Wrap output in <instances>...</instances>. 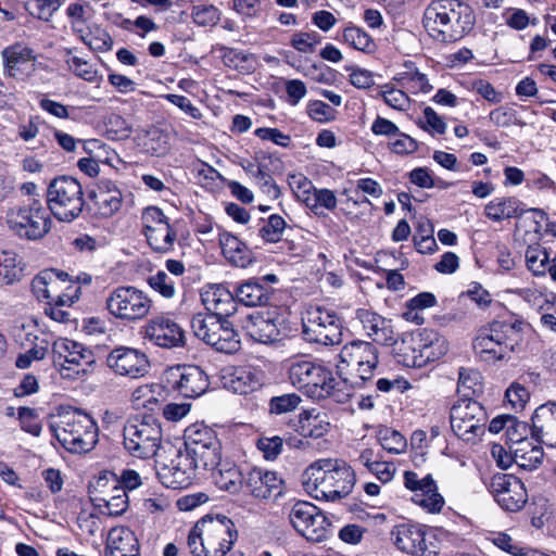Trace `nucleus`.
I'll return each mask as SVG.
<instances>
[{"label": "nucleus", "instance_id": "f257e3e1", "mask_svg": "<svg viewBox=\"0 0 556 556\" xmlns=\"http://www.w3.org/2000/svg\"><path fill=\"white\" fill-rule=\"evenodd\" d=\"M355 483L354 469L338 458L318 459L302 473L304 490L316 500L340 501L353 491Z\"/></svg>", "mask_w": 556, "mask_h": 556}, {"label": "nucleus", "instance_id": "f03ea898", "mask_svg": "<svg viewBox=\"0 0 556 556\" xmlns=\"http://www.w3.org/2000/svg\"><path fill=\"white\" fill-rule=\"evenodd\" d=\"M523 328L520 320L493 321L478 331L472 342L473 351L489 364L508 362L522 350Z\"/></svg>", "mask_w": 556, "mask_h": 556}, {"label": "nucleus", "instance_id": "7ed1b4c3", "mask_svg": "<svg viewBox=\"0 0 556 556\" xmlns=\"http://www.w3.org/2000/svg\"><path fill=\"white\" fill-rule=\"evenodd\" d=\"M290 383L313 400L332 399L337 403H346L351 396L350 388L339 381L331 369L311 361L293 362L288 369Z\"/></svg>", "mask_w": 556, "mask_h": 556}, {"label": "nucleus", "instance_id": "20e7f679", "mask_svg": "<svg viewBox=\"0 0 556 556\" xmlns=\"http://www.w3.org/2000/svg\"><path fill=\"white\" fill-rule=\"evenodd\" d=\"M475 24L472 10L458 0L432 1L424 13V26L439 42H454L470 31Z\"/></svg>", "mask_w": 556, "mask_h": 556}, {"label": "nucleus", "instance_id": "39448f33", "mask_svg": "<svg viewBox=\"0 0 556 556\" xmlns=\"http://www.w3.org/2000/svg\"><path fill=\"white\" fill-rule=\"evenodd\" d=\"M237 539L232 520L226 516H204L195 522L187 536L193 556H225Z\"/></svg>", "mask_w": 556, "mask_h": 556}, {"label": "nucleus", "instance_id": "423d86ee", "mask_svg": "<svg viewBox=\"0 0 556 556\" xmlns=\"http://www.w3.org/2000/svg\"><path fill=\"white\" fill-rule=\"evenodd\" d=\"M52 430L62 446L71 453L89 452L98 441L96 421L79 410L63 414Z\"/></svg>", "mask_w": 556, "mask_h": 556}, {"label": "nucleus", "instance_id": "0eeeda50", "mask_svg": "<svg viewBox=\"0 0 556 556\" xmlns=\"http://www.w3.org/2000/svg\"><path fill=\"white\" fill-rule=\"evenodd\" d=\"M5 223L17 237L30 241L45 238L52 227L50 211L36 199L28 204L10 207L5 214Z\"/></svg>", "mask_w": 556, "mask_h": 556}, {"label": "nucleus", "instance_id": "6e6552de", "mask_svg": "<svg viewBox=\"0 0 556 556\" xmlns=\"http://www.w3.org/2000/svg\"><path fill=\"white\" fill-rule=\"evenodd\" d=\"M48 210L61 222H72L83 212L84 192L79 181L70 176L54 178L47 190Z\"/></svg>", "mask_w": 556, "mask_h": 556}, {"label": "nucleus", "instance_id": "1a4fd4ad", "mask_svg": "<svg viewBox=\"0 0 556 556\" xmlns=\"http://www.w3.org/2000/svg\"><path fill=\"white\" fill-rule=\"evenodd\" d=\"M338 357L337 371L340 376H346L343 380L345 383L349 378L363 382L371 379L379 363L377 348L363 340L344 344Z\"/></svg>", "mask_w": 556, "mask_h": 556}, {"label": "nucleus", "instance_id": "9d476101", "mask_svg": "<svg viewBox=\"0 0 556 556\" xmlns=\"http://www.w3.org/2000/svg\"><path fill=\"white\" fill-rule=\"evenodd\" d=\"M488 421L486 409L472 399H460L451 407V428L466 443L479 442L486 431Z\"/></svg>", "mask_w": 556, "mask_h": 556}, {"label": "nucleus", "instance_id": "9b49d317", "mask_svg": "<svg viewBox=\"0 0 556 556\" xmlns=\"http://www.w3.org/2000/svg\"><path fill=\"white\" fill-rule=\"evenodd\" d=\"M162 428L160 422L151 417L131 418L124 426L123 444L134 457L150 458L161 445Z\"/></svg>", "mask_w": 556, "mask_h": 556}, {"label": "nucleus", "instance_id": "f8f14e48", "mask_svg": "<svg viewBox=\"0 0 556 556\" xmlns=\"http://www.w3.org/2000/svg\"><path fill=\"white\" fill-rule=\"evenodd\" d=\"M186 454L198 469H214L219 463L220 442L216 432L203 424H194L185 430Z\"/></svg>", "mask_w": 556, "mask_h": 556}, {"label": "nucleus", "instance_id": "ddd939ff", "mask_svg": "<svg viewBox=\"0 0 556 556\" xmlns=\"http://www.w3.org/2000/svg\"><path fill=\"white\" fill-rule=\"evenodd\" d=\"M109 313L126 323L144 319L153 306L152 299L142 290L132 286H122L110 292L105 300Z\"/></svg>", "mask_w": 556, "mask_h": 556}, {"label": "nucleus", "instance_id": "4468645a", "mask_svg": "<svg viewBox=\"0 0 556 556\" xmlns=\"http://www.w3.org/2000/svg\"><path fill=\"white\" fill-rule=\"evenodd\" d=\"M302 333L309 343L338 345L342 342V323L332 311L311 307L303 318Z\"/></svg>", "mask_w": 556, "mask_h": 556}, {"label": "nucleus", "instance_id": "2eb2a0df", "mask_svg": "<svg viewBox=\"0 0 556 556\" xmlns=\"http://www.w3.org/2000/svg\"><path fill=\"white\" fill-rule=\"evenodd\" d=\"M53 363L64 378L75 379L94 363L92 351L84 344L60 338L52 345Z\"/></svg>", "mask_w": 556, "mask_h": 556}, {"label": "nucleus", "instance_id": "dca6fc26", "mask_svg": "<svg viewBox=\"0 0 556 556\" xmlns=\"http://www.w3.org/2000/svg\"><path fill=\"white\" fill-rule=\"evenodd\" d=\"M289 520L292 527L311 542H323L330 533L331 522L309 502H296L290 509Z\"/></svg>", "mask_w": 556, "mask_h": 556}, {"label": "nucleus", "instance_id": "f3484780", "mask_svg": "<svg viewBox=\"0 0 556 556\" xmlns=\"http://www.w3.org/2000/svg\"><path fill=\"white\" fill-rule=\"evenodd\" d=\"M142 233L149 247L161 254L174 250L177 232L168 223V218L156 206H148L141 214Z\"/></svg>", "mask_w": 556, "mask_h": 556}, {"label": "nucleus", "instance_id": "a211bd4d", "mask_svg": "<svg viewBox=\"0 0 556 556\" xmlns=\"http://www.w3.org/2000/svg\"><path fill=\"white\" fill-rule=\"evenodd\" d=\"M242 326L251 339L264 344L280 340L287 329L283 314L277 306L248 315Z\"/></svg>", "mask_w": 556, "mask_h": 556}, {"label": "nucleus", "instance_id": "6ab92c4d", "mask_svg": "<svg viewBox=\"0 0 556 556\" xmlns=\"http://www.w3.org/2000/svg\"><path fill=\"white\" fill-rule=\"evenodd\" d=\"M93 501L103 514L121 516L128 508V496L118 478L110 472L101 476L92 484Z\"/></svg>", "mask_w": 556, "mask_h": 556}, {"label": "nucleus", "instance_id": "aec40b11", "mask_svg": "<svg viewBox=\"0 0 556 556\" xmlns=\"http://www.w3.org/2000/svg\"><path fill=\"white\" fill-rule=\"evenodd\" d=\"M66 273L56 270H45L31 280V291L39 301H47L48 304H73L78 299L79 287L74 288V293H64V283L67 280Z\"/></svg>", "mask_w": 556, "mask_h": 556}, {"label": "nucleus", "instance_id": "412c9836", "mask_svg": "<svg viewBox=\"0 0 556 556\" xmlns=\"http://www.w3.org/2000/svg\"><path fill=\"white\" fill-rule=\"evenodd\" d=\"M198 467L190 457L176 451L169 462H156V475L163 485L170 489H184L191 484Z\"/></svg>", "mask_w": 556, "mask_h": 556}, {"label": "nucleus", "instance_id": "4be33fe9", "mask_svg": "<svg viewBox=\"0 0 556 556\" xmlns=\"http://www.w3.org/2000/svg\"><path fill=\"white\" fill-rule=\"evenodd\" d=\"M167 384L184 397L194 399L208 388V378L198 366H177L166 371Z\"/></svg>", "mask_w": 556, "mask_h": 556}, {"label": "nucleus", "instance_id": "5701e85b", "mask_svg": "<svg viewBox=\"0 0 556 556\" xmlns=\"http://www.w3.org/2000/svg\"><path fill=\"white\" fill-rule=\"evenodd\" d=\"M144 340L163 349H174L185 345V332L172 318L156 316L150 319L141 329Z\"/></svg>", "mask_w": 556, "mask_h": 556}, {"label": "nucleus", "instance_id": "b1692460", "mask_svg": "<svg viewBox=\"0 0 556 556\" xmlns=\"http://www.w3.org/2000/svg\"><path fill=\"white\" fill-rule=\"evenodd\" d=\"M490 491L497 504L508 511H517L527 503L528 494L520 479L511 475H495Z\"/></svg>", "mask_w": 556, "mask_h": 556}, {"label": "nucleus", "instance_id": "393cba45", "mask_svg": "<svg viewBox=\"0 0 556 556\" xmlns=\"http://www.w3.org/2000/svg\"><path fill=\"white\" fill-rule=\"evenodd\" d=\"M106 365L116 375L137 379L148 374L150 363L147 355L132 348L118 346L106 357Z\"/></svg>", "mask_w": 556, "mask_h": 556}, {"label": "nucleus", "instance_id": "a878e982", "mask_svg": "<svg viewBox=\"0 0 556 556\" xmlns=\"http://www.w3.org/2000/svg\"><path fill=\"white\" fill-rule=\"evenodd\" d=\"M392 540L399 549L415 556L435 554L434 545L429 541L427 532L419 526L399 525L391 532Z\"/></svg>", "mask_w": 556, "mask_h": 556}, {"label": "nucleus", "instance_id": "bb28decb", "mask_svg": "<svg viewBox=\"0 0 556 556\" xmlns=\"http://www.w3.org/2000/svg\"><path fill=\"white\" fill-rule=\"evenodd\" d=\"M1 56L4 72L10 77L20 78L34 71L36 55L34 50L24 43L16 42L4 48Z\"/></svg>", "mask_w": 556, "mask_h": 556}, {"label": "nucleus", "instance_id": "cd10ccee", "mask_svg": "<svg viewBox=\"0 0 556 556\" xmlns=\"http://www.w3.org/2000/svg\"><path fill=\"white\" fill-rule=\"evenodd\" d=\"M356 319L361 323L366 336L372 341L384 345H392L396 342L392 323L383 316L367 308H358Z\"/></svg>", "mask_w": 556, "mask_h": 556}, {"label": "nucleus", "instance_id": "c85d7f7f", "mask_svg": "<svg viewBox=\"0 0 556 556\" xmlns=\"http://www.w3.org/2000/svg\"><path fill=\"white\" fill-rule=\"evenodd\" d=\"M281 483L275 471L255 467L245 475L243 486L255 498L266 500L275 492L280 493Z\"/></svg>", "mask_w": 556, "mask_h": 556}, {"label": "nucleus", "instance_id": "c756f323", "mask_svg": "<svg viewBox=\"0 0 556 556\" xmlns=\"http://www.w3.org/2000/svg\"><path fill=\"white\" fill-rule=\"evenodd\" d=\"M531 433L538 442L556 447V404H544L534 410Z\"/></svg>", "mask_w": 556, "mask_h": 556}, {"label": "nucleus", "instance_id": "7c9ffc66", "mask_svg": "<svg viewBox=\"0 0 556 556\" xmlns=\"http://www.w3.org/2000/svg\"><path fill=\"white\" fill-rule=\"evenodd\" d=\"M201 296L208 314L224 318L236 312V294L233 295L224 286H212Z\"/></svg>", "mask_w": 556, "mask_h": 556}, {"label": "nucleus", "instance_id": "2f4dec72", "mask_svg": "<svg viewBox=\"0 0 556 556\" xmlns=\"http://www.w3.org/2000/svg\"><path fill=\"white\" fill-rule=\"evenodd\" d=\"M98 214L102 217L114 215L123 204L122 191L111 181H102L92 194Z\"/></svg>", "mask_w": 556, "mask_h": 556}, {"label": "nucleus", "instance_id": "473e14b6", "mask_svg": "<svg viewBox=\"0 0 556 556\" xmlns=\"http://www.w3.org/2000/svg\"><path fill=\"white\" fill-rule=\"evenodd\" d=\"M223 255L233 266L247 268L254 261L252 251L238 237L225 232L219 237Z\"/></svg>", "mask_w": 556, "mask_h": 556}, {"label": "nucleus", "instance_id": "72a5a7b5", "mask_svg": "<svg viewBox=\"0 0 556 556\" xmlns=\"http://www.w3.org/2000/svg\"><path fill=\"white\" fill-rule=\"evenodd\" d=\"M525 212L522 203L514 197H496L484 206V215L496 223L521 217Z\"/></svg>", "mask_w": 556, "mask_h": 556}, {"label": "nucleus", "instance_id": "f704fd0d", "mask_svg": "<svg viewBox=\"0 0 556 556\" xmlns=\"http://www.w3.org/2000/svg\"><path fill=\"white\" fill-rule=\"evenodd\" d=\"M331 428L327 413L315 409L304 410L299 415L298 432L304 438L320 439Z\"/></svg>", "mask_w": 556, "mask_h": 556}, {"label": "nucleus", "instance_id": "c9c22d12", "mask_svg": "<svg viewBox=\"0 0 556 556\" xmlns=\"http://www.w3.org/2000/svg\"><path fill=\"white\" fill-rule=\"evenodd\" d=\"M105 553H140L139 540L128 527L112 528L106 536Z\"/></svg>", "mask_w": 556, "mask_h": 556}, {"label": "nucleus", "instance_id": "e433bc0d", "mask_svg": "<svg viewBox=\"0 0 556 556\" xmlns=\"http://www.w3.org/2000/svg\"><path fill=\"white\" fill-rule=\"evenodd\" d=\"M213 470H215L213 473L214 482L220 490L237 493L244 484V478L241 471L237 465L230 460H223L220 458Z\"/></svg>", "mask_w": 556, "mask_h": 556}, {"label": "nucleus", "instance_id": "4c0bfd02", "mask_svg": "<svg viewBox=\"0 0 556 556\" xmlns=\"http://www.w3.org/2000/svg\"><path fill=\"white\" fill-rule=\"evenodd\" d=\"M236 299L245 306L265 305L271 296V289L261 280L249 279L236 288Z\"/></svg>", "mask_w": 556, "mask_h": 556}, {"label": "nucleus", "instance_id": "58836bf2", "mask_svg": "<svg viewBox=\"0 0 556 556\" xmlns=\"http://www.w3.org/2000/svg\"><path fill=\"white\" fill-rule=\"evenodd\" d=\"M165 389L162 384L151 383L137 387L131 394V403L136 409L154 412L165 400Z\"/></svg>", "mask_w": 556, "mask_h": 556}, {"label": "nucleus", "instance_id": "ea45409f", "mask_svg": "<svg viewBox=\"0 0 556 556\" xmlns=\"http://www.w3.org/2000/svg\"><path fill=\"white\" fill-rule=\"evenodd\" d=\"M219 330L216 331L208 345L217 352L232 354L240 349V339L232 324L225 318H220Z\"/></svg>", "mask_w": 556, "mask_h": 556}, {"label": "nucleus", "instance_id": "a19ab883", "mask_svg": "<svg viewBox=\"0 0 556 556\" xmlns=\"http://www.w3.org/2000/svg\"><path fill=\"white\" fill-rule=\"evenodd\" d=\"M518 446L515 450L516 464L527 470L535 469L543 459L544 453L541 446L531 445L527 440L518 438Z\"/></svg>", "mask_w": 556, "mask_h": 556}, {"label": "nucleus", "instance_id": "79ce46f5", "mask_svg": "<svg viewBox=\"0 0 556 556\" xmlns=\"http://www.w3.org/2000/svg\"><path fill=\"white\" fill-rule=\"evenodd\" d=\"M225 379V387L238 394H248L258 386L257 379L244 368H235Z\"/></svg>", "mask_w": 556, "mask_h": 556}, {"label": "nucleus", "instance_id": "37998d69", "mask_svg": "<svg viewBox=\"0 0 556 556\" xmlns=\"http://www.w3.org/2000/svg\"><path fill=\"white\" fill-rule=\"evenodd\" d=\"M23 277L22 262L13 251L1 252L0 280L11 286L18 282Z\"/></svg>", "mask_w": 556, "mask_h": 556}, {"label": "nucleus", "instance_id": "c03bdc74", "mask_svg": "<svg viewBox=\"0 0 556 556\" xmlns=\"http://www.w3.org/2000/svg\"><path fill=\"white\" fill-rule=\"evenodd\" d=\"M220 318L212 314L199 313L191 319V329L197 338L210 344L216 331L219 330Z\"/></svg>", "mask_w": 556, "mask_h": 556}, {"label": "nucleus", "instance_id": "a18cd8bd", "mask_svg": "<svg viewBox=\"0 0 556 556\" xmlns=\"http://www.w3.org/2000/svg\"><path fill=\"white\" fill-rule=\"evenodd\" d=\"M457 391L463 395L462 399H470L471 395H478L483 392L481 374L472 368H460L458 374Z\"/></svg>", "mask_w": 556, "mask_h": 556}, {"label": "nucleus", "instance_id": "49530a36", "mask_svg": "<svg viewBox=\"0 0 556 556\" xmlns=\"http://www.w3.org/2000/svg\"><path fill=\"white\" fill-rule=\"evenodd\" d=\"M342 39L355 50L371 53L376 49L372 38L362 28L349 26L343 29Z\"/></svg>", "mask_w": 556, "mask_h": 556}, {"label": "nucleus", "instance_id": "de8ad7c7", "mask_svg": "<svg viewBox=\"0 0 556 556\" xmlns=\"http://www.w3.org/2000/svg\"><path fill=\"white\" fill-rule=\"evenodd\" d=\"M378 441L384 451L395 455L404 453L407 447L404 435L388 427L378 431Z\"/></svg>", "mask_w": 556, "mask_h": 556}, {"label": "nucleus", "instance_id": "09e8293b", "mask_svg": "<svg viewBox=\"0 0 556 556\" xmlns=\"http://www.w3.org/2000/svg\"><path fill=\"white\" fill-rule=\"evenodd\" d=\"M489 121L496 128H508L513 125L523 127L526 125L519 118L518 112L508 105H501L492 110L489 114Z\"/></svg>", "mask_w": 556, "mask_h": 556}, {"label": "nucleus", "instance_id": "8fccbe9b", "mask_svg": "<svg viewBox=\"0 0 556 556\" xmlns=\"http://www.w3.org/2000/svg\"><path fill=\"white\" fill-rule=\"evenodd\" d=\"M286 220L278 214L270 215L258 229V236L268 243H277L281 240Z\"/></svg>", "mask_w": 556, "mask_h": 556}, {"label": "nucleus", "instance_id": "3c124183", "mask_svg": "<svg viewBox=\"0 0 556 556\" xmlns=\"http://www.w3.org/2000/svg\"><path fill=\"white\" fill-rule=\"evenodd\" d=\"M148 285L165 299H173L176 295V278L169 276L164 270H159L156 274L151 275L148 278Z\"/></svg>", "mask_w": 556, "mask_h": 556}, {"label": "nucleus", "instance_id": "603ef678", "mask_svg": "<svg viewBox=\"0 0 556 556\" xmlns=\"http://www.w3.org/2000/svg\"><path fill=\"white\" fill-rule=\"evenodd\" d=\"M434 342L420 343L418 346H410L413 354H404L402 363L406 367H422L429 361H433L437 354L433 352Z\"/></svg>", "mask_w": 556, "mask_h": 556}, {"label": "nucleus", "instance_id": "864d4df0", "mask_svg": "<svg viewBox=\"0 0 556 556\" xmlns=\"http://www.w3.org/2000/svg\"><path fill=\"white\" fill-rule=\"evenodd\" d=\"M432 491L425 490L421 493L412 495V501L421 507L425 511L430 514L440 513L444 506V498L438 492V486L431 488Z\"/></svg>", "mask_w": 556, "mask_h": 556}, {"label": "nucleus", "instance_id": "5fc2aeb1", "mask_svg": "<svg viewBox=\"0 0 556 556\" xmlns=\"http://www.w3.org/2000/svg\"><path fill=\"white\" fill-rule=\"evenodd\" d=\"M288 184L298 200L302 201L307 206L316 189L313 182L303 174L294 173L288 175Z\"/></svg>", "mask_w": 556, "mask_h": 556}, {"label": "nucleus", "instance_id": "6e6d98bb", "mask_svg": "<svg viewBox=\"0 0 556 556\" xmlns=\"http://www.w3.org/2000/svg\"><path fill=\"white\" fill-rule=\"evenodd\" d=\"M526 263L534 275H544L547 270L548 254L541 245H530L526 251Z\"/></svg>", "mask_w": 556, "mask_h": 556}, {"label": "nucleus", "instance_id": "4d7b16f0", "mask_svg": "<svg viewBox=\"0 0 556 556\" xmlns=\"http://www.w3.org/2000/svg\"><path fill=\"white\" fill-rule=\"evenodd\" d=\"M253 167V165H250L247 170L252 174L261 191L270 199H278L280 197V189L271 175L261 167H257L255 170Z\"/></svg>", "mask_w": 556, "mask_h": 556}, {"label": "nucleus", "instance_id": "13d9d810", "mask_svg": "<svg viewBox=\"0 0 556 556\" xmlns=\"http://www.w3.org/2000/svg\"><path fill=\"white\" fill-rule=\"evenodd\" d=\"M191 15L199 26H214L220 20V11L213 4L194 5Z\"/></svg>", "mask_w": 556, "mask_h": 556}, {"label": "nucleus", "instance_id": "bf43d9fd", "mask_svg": "<svg viewBox=\"0 0 556 556\" xmlns=\"http://www.w3.org/2000/svg\"><path fill=\"white\" fill-rule=\"evenodd\" d=\"M418 124L424 130L432 135H443L447 128L443 118L430 106L424 109L422 118L419 119Z\"/></svg>", "mask_w": 556, "mask_h": 556}, {"label": "nucleus", "instance_id": "052dcab7", "mask_svg": "<svg viewBox=\"0 0 556 556\" xmlns=\"http://www.w3.org/2000/svg\"><path fill=\"white\" fill-rule=\"evenodd\" d=\"M337 204L338 200L333 191L329 189H315L307 207L318 215L320 214L318 212L320 207L333 211L337 207Z\"/></svg>", "mask_w": 556, "mask_h": 556}, {"label": "nucleus", "instance_id": "680f3d73", "mask_svg": "<svg viewBox=\"0 0 556 556\" xmlns=\"http://www.w3.org/2000/svg\"><path fill=\"white\" fill-rule=\"evenodd\" d=\"M301 397L295 393H287L280 396H274L269 401V412L271 414H287L298 408Z\"/></svg>", "mask_w": 556, "mask_h": 556}, {"label": "nucleus", "instance_id": "e2e57ef3", "mask_svg": "<svg viewBox=\"0 0 556 556\" xmlns=\"http://www.w3.org/2000/svg\"><path fill=\"white\" fill-rule=\"evenodd\" d=\"M404 485L406 489L413 492V494L421 493L425 490L432 491L431 488H435L437 483L431 475L419 477L418 473L407 470L404 472Z\"/></svg>", "mask_w": 556, "mask_h": 556}, {"label": "nucleus", "instance_id": "0e129e2a", "mask_svg": "<svg viewBox=\"0 0 556 556\" xmlns=\"http://www.w3.org/2000/svg\"><path fill=\"white\" fill-rule=\"evenodd\" d=\"M489 540L498 548L514 556H522L523 551L526 549V546H522L520 543L516 542L506 532H493L491 533Z\"/></svg>", "mask_w": 556, "mask_h": 556}, {"label": "nucleus", "instance_id": "69168bd1", "mask_svg": "<svg viewBox=\"0 0 556 556\" xmlns=\"http://www.w3.org/2000/svg\"><path fill=\"white\" fill-rule=\"evenodd\" d=\"M67 64L70 70L73 71L77 77L89 83H94L97 80V70L86 60L78 56H73L72 59L67 60Z\"/></svg>", "mask_w": 556, "mask_h": 556}, {"label": "nucleus", "instance_id": "338daca9", "mask_svg": "<svg viewBox=\"0 0 556 556\" xmlns=\"http://www.w3.org/2000/svg\"><path fill=\"white\" fill-rule=\"evenodd\" d=\"M381 96L387 105L394 110L405 111L410 104L408 96L396 88L386 86V89L381 91Z\"/></svg>", "mask_w": 556, "mask_h": 556}, {"label": "nucleus", "instance_id": "774afa93", "mask_svg": "<svg viewBox=\"0 0 556 556\" xmlns=\"http://www.w3.org/2000/svg\"><path fill=\"white\" fill-rule=\"evenodd\" d=\"M283 445V440L278 437H263L260 438L256 442L257 448L263 453L266 459H276L277 456L281 453Z\"/></svg>", "mask_w": 556, "mask_h": 556}]
</instances>
